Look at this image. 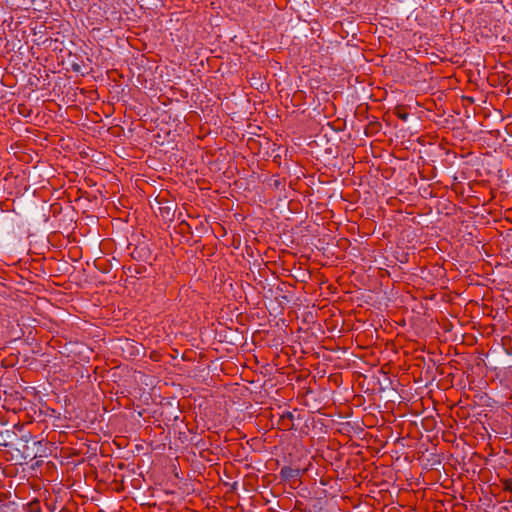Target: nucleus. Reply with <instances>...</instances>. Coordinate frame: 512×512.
Here are the masks:
<instances>
[{"label": "nucleus", "instance_id": "obj_1", "mask_svg": "<svg viewBox=\"0 0 512 512\" xmlns=\"http://www.w3.org/2000/svg\"><path fill=\"white\" fill-rule=\"evenodd\" d=\"M280 478L284 482H291L298 479L301 475L300 469L284 466L280 470Z\"/></svg>", "mask_w": 512, "mask_h": 512}, {"label": "nucleus", "instance_id": "obj_4", "mask_svg": "<svg viewBox=\"0 0 512 512\" xmlns=\"http://www.w3.org/2000/svg\"><path fill=\"white\" fill-rule=\"evenodd\" d=\"M399 117H400L401 119H403V120H406V119H407V117H408V115H407V114H403V115H402V114H400V115H399Z\"/></svg>", "mask_w": 512, "mask_h": 512}, {"label": "nucleus", "instance_id": "obj_2", "mask_svg": "<svg viewBox=\"0 0 512 512\" xmlns=\"http://www.w3.org/2000/svg\"><path fill=\"white\" fill-rule=\"evenodd\" d=\"M293 419L294 415L291 412H286L281 417V423L286 430H290L293 428Z\"/></svg>", "mask_w": 512, "mask_h": 512}, {"label": "nucleus", "instance_id": "obj_3", "mask_svg": "<svg viewBox=\"0 0 512 512\" xmlns=\"http://www.w3.org/2000/svg\"><path fill=\"white\" fill-rule=\"evenodd\" d=\"M505 490L512 492V479L506 482Z\"/></svg>", "mask_w": 512, "mask_h": 512}]
</instances>
